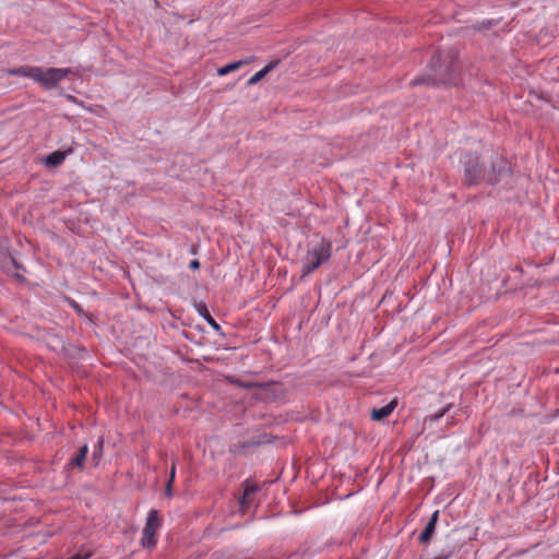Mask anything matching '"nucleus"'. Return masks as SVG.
<instances>
[{
  "instance_id": "412c9836",
  "label": "nucleus",
  "mask_w": 559,
  "mask_h": 559,
  "mask_svg": "<svg viewBox=\"0 0 559 559\" xmlns=\"http://www.w3.org/2000/svg\"><path fill=\"white\" fill-rule=\"evenodd\" d=\"M88 557H90V555H88V554H87V555H84V556H81V555H79V554H78V555L72 556V557H71V558H69V559H88Z\"/></svg>"
},
{
  "instance_id": "dca6fc26",
  "label": "nucleus",
  "mask_w": 559,
  "mask_h": 559,
  "mask_svg": "<svg viewBox=\"0 0 559 559\" xmlns=\"http://www.w3.org/2000/svg\"><path fill=\"white\" fill-rule=\"evenodd\" d=\"M103 450H104V439L100 437L97 440L96 445L94 447L92 459L95 462V464H98L99 460L103 456Z\"/></svg>"
},
{
  "instance_id": "6e6552de",
  "label": "nucleus",
  "mask_w": 559,
  "mask_h": 559,
  "mask_svg": "<svg viewBox=\"0 0 559 559\" xmlns=\"http://www.w3.org/2000/svg\"><path fill=\"white\" fill-rule=\"evenodd\" d=\"M438 519H439V511L437 510V511H435L431 514V518L429 519V521L426 524L424 531L419 535V542L420 543L427 544V543L430 542V539H431V537H432V535L435 533Z\"/></svg>"
},
{
  "instance_id": "f3484780",
  "label": "nucleus",
  "mask_w": 559,
  "mask_h": 559,
  "mask_svg": "<svg viewBox=\"0 0 559 559\" xmlns=\"http://www.w3.org/2000/svg\"><path fill=\"white\" fill-rule=\"evenodd\" d=\"M449 409H450V405L444 407L439 413L428 415L425 420L430 421V423H437L440 418H442L449 412Z\"/></svg>"
},
{
  "instance_id": "a211bd4d",
  "label": "nucleus",
  "mask_w": 559,
  "mask_h": 559,
  "mask_svg": "<svg viewBox=\"0 0 559 559\" xmlns=\"http://www.w3.org/2000/svg\"><path fill=\"white\" fill-rule=\"evenodd\" d=\"M175 477H176V460H173L171 468H170L169 477H168L169 483H174Z\"/></svg>"
},
{
  "instance_id": "20e7f679",
  "label": "nucleus",
  "mask_w": 559,
  "mask_h": 559,
  "mask_svg": "<svg viewBox=\"0 0 559 559\" xmlns=\"http://www.w3.org/2000/svg\"><path fill=\"white\" fill-rule=\"evenodd\" d=\"M73 71L70 68H35L34 82L45 90H53Z\"/></svg>"
},
{
  "instance_id": "2eb2a0df",
  "label": "nucleus",
  "mask_w": 559,
  "mask_h": 559,
  "mask_svg": "<svg viewBox=\"0 0 559 559\" xmlns=\"http://www.w3.org/2000/svg\"><path fill=\"white\" fill-rule=\"evenodd\" d=\"M198 311L200 316L203 317V319L215 330L221 331V325L214 320V318L210 314L206 306L200 305L198 307Z\"/></svg>"
},
{
  "instance_id": "6ab92c4d",
  "label": "nucleus",
  "mask_w": 559,
  "mask_h": 559,
  "mask_svg": "<svg viewBox=\"0 0 559 559\" xmlns=\"http://www.w3.org/2000/svg\"><path fill=\"white\" fill-rule=\"evenodd\" d=\"M173 484L174 483H169V480H167L166 483V486H165V495L167 497H171L173 496Z\"/></svg>"
},
{
  "instance_id": "b1692460",
  "label": "nucleus",
  "mask_w": 559,
  "mask_h": 559,
  "mask_svg": "<svg viewBox=\"0 0 559 559\" xmlns=\"http://www.w3.org/2000/svg\"><path fill=\"white\" fill-rule=\"evenodd\" d=\"M68 98L74 100V97L71 95H68Z\"/></svg>"
},
{
  "instance_id": "f257e3e1",
  "label": "nucleus",
  "mask_w": 559,
  "mask_h": 559,
  "mask_svg": "<svg viewBox=\"0 0 559 559\" xmlns=\"http://www.w3.org/2000/svg\"><path fill=\"white\" fill-rule=\"evenodd\" d=\"M463 183L466 187L477 186L481 181L496 185L510 176L511 167L509 162L498 153H491L486 159L475 153H467L462 156Z\"/></svg>"
},
{
  "instance_id": "0eeeda50",
  "label": "nucleus",
  "mask_w": 559,
  "mask_h": 559,
  "mask_svg": "<svg viewBox=\"0 0 559 559\" xmlns=\"http://www.w3.org/2000/svg\"><path fill=\"white\" fill-rule=\"evenodd\" d=\"M259 488L257 485L249 483L248 480L243 483V493L240 498L239 504L242 510L250 508L253 503V497L258 492Z\"/></svg>"
},
{
  "instance_id": "9b49d317",
  "label": "nucleus",
  "mask_w": 559,
  "mask_h": 559,
  "mask_svg": "<svg viewBox=\"0 0 559 559\" xmlns=\"http://www.w3.org/2000/svg\"><path fill=\"white\" fill-rule=\"evenodd\" d=\"M87 453H88V447H87V444H84L83 447L80 448L79 453L70 460L68 465L70 467H73V468L75 467V468L81 469L86 460Z\"/></svg>"
},
{
  "instance_id": "f03ea898",
  "label": "nucleus",
  "mask_w": 559,
  "mask_h": 559,
  "mask_svg": "<svg viewBox=\"0 0 559 559\" xmlns=\"http://www.w3.org/2000/svg\"><path fill=\"white\" fill-rule=\"evenodd\" d=\"M457 64L454 50L438 52L432 57L429 73L425 78H417L411 85L428 83L433 86L441 84H454L456 79Z\"/></svg>"
},
{
  "instance_id": "4468645a",
  "label": "nucleus",
  "mask_w": 559,
  "mask_h": 559,
  "mask_svg": "<svg viewBox=\"0 0 559 559\" xmlns=\"http://www.w3.org/2000/svg\"><path fill=\"white\" fill-rule=\"evenodd\" d=\"M66 158V153L63 152H52L50 153L49 155H47L46 159H45V164L47 166H58L60 164H62V162Z\"/></svg>"
},
{
  "instance_id": "f8f14e48",
  "label": "nucleus",
  "mask_w": 559,
  "mask_h": 559,
  "mask_svg": "<svg viewBox=\"0 0 559 559\" xmlns=\"http://www.w3.org/2000/svg\"><path fill=\"white\" fill-rule=\"evenodd\" d=\"M252 58H247V59H243V60H238V61H235V62H231V63H228L226 64L225 67H222L217 70V74L219 76H224L233 71H236L238 70L239 68H241L242 66L245 64H249L251 62Z\"/></svg>"
},
{
  "instance_id": "4be33fe9",
  "label": "nucleus",
  "mask_w": 559,
  "mask_h": 559,
  "mask_svg": "<svg viewBox=\"0 0 559 559\" xmlns=\"http://www.w3.org/2000/svg\"><path fill=\"white\" fill-rule=\"evenodd\" d=\"M450 555H451V554H450V552H448V554H444V555L437 556V557H435L433 559H448V558L450 557Z\"/></svg>"
},
{
  "instance_id": "ddd939ff",
  "label": "nucleus",
  "mask_w": 559,
  "mask_h": 559,
  "mask_svg": "<svg viewBox=\"0 0 559 559\" xmlns=\"http://www.w3.org/2000/svg\"><path fill=\"white\" fill-rule=\"evenodd\" d=\"M35 68L36 67H29V66L17 67V68L10 69L8 71V74L15 75V76H24V78L32 79L34 81Z\"/></svg>"
},
{
  "instance_id": "7ed1b4c3",
  "label": "nucleus",
  "mask_w": 559,
  "mask_h": 559,
  "mask_svg": "<svg viewBox=\"0 0 559 559\" xmlns=\"http://www.w3.org/2000/svg\"><path fill=\"white\" fill-rule=\"evenodd\" d=\"M332 242L329 239L320 238L310 245L302 261V276H307L326 262L331 257Z\"/></svg>"
},
{
  "instance_id": "39448f33",
  "label": "nucleus",
  "mask_w": 559,
  "mask_h": 559,
  "mask_svg": "<svg viewBox=\"0 0 559 559\" xmlns=\"http://www.w3.org/2000/svg\"><path fill=\"white\" fill-rule=\"evenodd\" d=\"M159 526H160V520H159L158 511L152 509L147 514L146 523L143 528V536L141 539V545L143 547L151 548V547L155 546V544H156L155 534H156L157 530L159 528Z\"/></svg>"
},
{
  "instance_id": "aec40b11",
  "label": "nucleus",
  "mask_w": 559,
  "mask_h": 559,
  "mask_svg": "<svg viewBox=\"0 0 559 559\" xmlns=\"http://www.w3.org/2000/svg\"><path fill=\"white\" fill-rule=\"evenodd\" d=\"M199 266H200V262L198 260H192L190 262V269L197 270V269H199Z\"/></svg>"
},
{
  "instance_id": "5701e85b",
  "label": "nucleus",
  "mask_w": 559,
  "mask_h": 559,
  "mask_svg": "<svg viewBox=\"0 0 559 559\" xmlns=\"http://www.w3.org/2000/svg\"><path fill=\"white\" fill-rule=\"evenodd\" d=\"M450 555H451V554H450V552H448V554H444V555L437 556V557H435L433 559H448V558L450 557Z\"/></svg>"
},
{
  "instance_id": "1a4fd4ad",
  "label": "nucleus",
  "mask_w": 559,
  "mask_h": 559,
  "mask_svg": "<svg viewBox=\"0 0 559 559\" xmlns=\"http://www.w3.org/2000/svg\"><path fill=\"white\" fill-rule=\"evenodd\" d=\"M396 404H397L396 401L393 400L389 404H386L380 408L372 409L371 418L377 421H380V420L386 418L389 415L392 414V412L396 407Z\"/></svg>"
},
{
  "instance_id": "423d86ee",
  "label": "nucleus",
  "mask_w": 559,
  "mask_h": 559,
  "mask_svg": "<svg viewBox=\"0 0 559 559\" xmlns=\"http://www.w3.org/2000/svg\"><path fill=\"white\" fill-rule=\"evenodd\" d=\"M0 267L9 275L23 280L22 275L17 273L20 264L11 255L8 249V240L0 239Z\"/></svg>"
},
{
  "instance_id": "9d476101",
  "label": "nucleus",
  "mask_w": 559,
  "mask_h": 559,
  "mask_svg": "<svg viewBox=\"0 0 559 559\" xmlns=\"http://www.w3.org/2000/svg\"><path fill=\"white\" fill-rule=\"evenodd\" d=\"M278 60L272 61L269 64H266L263 69L258 71L255 74H253L247 82L249 86L257 84L259 81H261L267 73H270L277 64Z\"/></svg>"
}]
</instances>
